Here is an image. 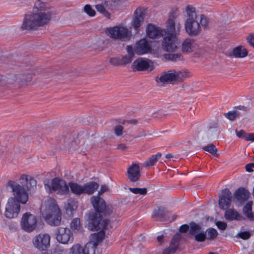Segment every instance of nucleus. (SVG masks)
<instances>
[{
    "label": "nucleus",
    "mask_w": 254,
    "mask_h": 254,
    "mask_svg": "<svg viewBox=\"0 0 254 254\" xmlns=\"http://www.w3.org/2000/svg\"><path fill=\"white\" fill-rule=\"evenodd\" d=\"M55 13L51 3L45 0H35L32 10L24 15L21 27L29 31L37 30L48 24Z\"/></svg>",
    "instance_id": "nucleus-1"
},
{
    "label": "nucleus",
    "mask_w": 254,
    "mask_h": 254,
    "mask_svg": "<svg viewBox=\"0 0 254 254\" xmlns=\"http://www.w3.org/2000/svg\"><path fill=\"white\" fill-rule=\"evenodd\" d=\"M10 188L13 196L9 197L5 204L4 215L8 219L16 218L20 211V203L24 204L28 200V195L26 190L15 181L9 180L6 184Z\"/></svg>",
    "instance_id": "nucleus-2"
},
{
    "label": "nucleus",
    "mask_w": 254,
    "mask_h": 254,
    "mask_svg": "<svg viewBox=\"0 0 254 254\" xmlns=\"http://www.w3.org/2000/svg\"><path fill=\"white\" fill-rule=\"evenodd\" d=\"M183 12L186 16L184 22L186 32L190 36L198 35L201 26L206 27L209 24L207 18L203 14H197L195 8L191 5H187Z\"/></svg>",
    "instance_id": "nucleus-3"
},
{
    "label": "nucleus",
    "mask_w": 254,
    "mask_h": 254,
    "mask_svg": "<svg viewBox=\"0 0 254 254\" xmlns=\"http://www.w3.org/2000/svg\"><path fill=\"white\" fill-rule=\"evenodd\" d=\"M108 223V220L101 218L98 214L96 215H90L86 227L91 231H100L91 234L88 243L97 246L105 238V233L104 230L106 228Z\"/></svg>",
    "instance_id": "nucleus-4"
},
{
    "label": "nucleus",
    "mask_w": 254,
    "mask_h": 254,
    "mask_svg": "<svg viewBox=\"0 0 254 254\" xmlns=\"http://www.w3.org/2000/svg\"><path fill=\"white\" fill-rule=\"evenodd\" d=\"M190 76L191 73L186 70H171L157 76L155 80L162 86L169 82L174 84L182 82Z\"/></svg>",
    "instance_id": "nucleus-5"
},
{
    "label": "nucleus",
    "mask_w": 254,
    "mask_h": 254,
    "mask_svg": "<svg viewBox=\"0 0 254 254\" xmlns=\"http://www.w3.org/2000/svg\"><path fill=\"white\" fill-rule=\"evenodd\" d=\"M105 32L108 37L115 40L128 42L132 37L131 30L124 24L108 27Z\"/></svg>",
    "instance_id": "nucleus-6"
},
{
    "label": "nucleus",
    "mask_w": 254,
    "mask_h": 254,
    "mask_svg": "<svg viewBox=\"0 0 254 254\" xmlns=\"http://www.w3.org/2000/svg\"><path fill=\"white\" fill-rule=\"evenodd\" d=\"M95 5L96 10L107 18H111L112 13L119 8V5L116 0H96Z\"/></svg>",
    "instance_id": "nucleus-7"
},
{
    "label": "nucleus",
    "mask_w": 254,
    "mask_h": 254,
    "mask_svg": "<svg viewBox=\"0 0 254 254\" xmlns=\"http://www.w3.org/2000/svg\"><path fill=\"white\" fill-rule=\"evenodd\" d=\"M70 188L71 192L75 195L81 194H91L94 193L98 188L97 183L90 182L83 185L75 182H70L68 184V188Z\"/></svg>",
    "instance_id": "nucleus-8"
},
{
    "label": "nucleus",
    "mask_w": 254,
    "mask_h": 254,
    "mask_svg": "<svg viewBox=\"0 0 254 254\" xmlns=\"http://www.w3.org/2000/svg\"><path fill=\"white\" fill-rule=\"evenodd\" d=\"M45 187L46 190L50 192L57 191L61 194H66L69 191L68 185L66 182L58 178L53 179L48 183H45Z\"/></svg>",
    "instance_id": "nucleus-9"
},
{
    "label": "nucleus",
    "mask_w": 254,
    "mask_h": 254,
    "mask_svg": "<svg viewBox=\"0 0 254 254\" xmlns=\"http://www.w3.org/2000/svg\"><path fill=\"white\" fill-rule=\"evenodd\" d=\"M181 24L176 17H168L165 22L164 34L165 35L178 36L181 30Z\"/></svg>",
    "instance_id": "nucleus-10"
},
{
    "label": "nucleus",
    "mask_w": 254,
    "mask_h": 254,
    "mask_svg": "<svg viewBox=\"0 0 254 254\" xmlns=\"http://www.w3.org/2000/svg\"><path fill=\"white\" fill-rule=\"evenodd\" d=\"M51 236L47 233H40L32 239V244L35 248L40 251L47 250L50 247Z\"/></svg>",
    "instance_id": "nucleus-11"
},
{
    "label": "nucleus",
    "mask_w": 254,
    "mask_h": 254,
    "mask_svg": "<svg viewBox=\"0 0 254 254\" xmlns=\"http://www.w3.org/2000/svg\"><path fill=\"white\" fill-rule=\"evenodd\" d=\"M162 47L166 52L174 53L177 51L180 45L178 36L165 35L162 41Z\"/></svg>",
    "instance_id": "nucleus-12"
},
{
    "label": "nucleus",
    "mask_w": 254,
    "mask_h": 254,
    "mask_svg": "<svg viewBox=\"0 0 254 254\" xmlns=\"http://www.w3.org/2000/svg\"><path fill=\"white\" fill-rule=\"evenodd\" d=\"M37 223L36 216L29 212H26L22 215L20 221L22 228L28 232H32L36 229Z\"/></svg>",
    "instance_id": "nucleus-13"
},
{
    "label": "nucleus",
    "mask_w": 254,
    "mask_h": 254,
    "mask_svg": "<svg viewBox=\"0 0 254 254\" xmlns=\"http://www.w3.org/2000/svg\"><path fill=\"white\" fill-rule=\"evenodd\" d=\"M57 241L63 244H67L73 241V237L71 230L67 227H59L55 234Z\"/></svg>",
    "instance_id": "nucleus-14"
},
{
    "label": "nucleus",
    "mask_w": 254,
    "mask_h": 254,
    "mask_svg": "<svg viewBox=\"0 0 254 254\" xmlns=\"http://www.w3.org/2000/svg\"><path fill=\"white\" fill-rule=\"evenodd\" d=\"M61 210L56 201L52 198L46 199L41 205L40 207V214L44 218V212L48 215L54 214V210Z\"/></svg>",
    "instance_id": "nucleus-15"
},
{
    "label": "nucleus",
    "mask_w": 254,
    "mask_h": 254,
    "mask_svg": "<svg viewBox=\"0 0 254 254\" xmlns=\"http://www.w3.org/2000/svg\"><path fill=\"white\" fill-rule=\"evenodd\" d=\"M146 15V10L143 7H138L134 11L131 23V26L137 30L143 24Z\"/></svg>",
    "instance_id": "nucleus-16"
},
{
    "label": "nucleus",
    "mask_w": 254,
    "mask_h": 254,
    "mask_svg": "<svg viewBox=\"0 0 254 254\" xmlns=\"http://www.w3.org/2000/svg\"><path fill=\"white\" fill-rule=\"evenodd\" d=\"M145 34L150 39H158L164 35V30L156 24L148 23L145 26Z\"/></svg>",
    "instance_id": "nucleus-17"
},
{
    "label": "nucleus",
    "mask_w": 254,
    "mask_h": 254,
    "mask_svg": "<svg viewBox=\"0 0 254 254\" xmlns=\"http://www.w3.org/2000/svg\"><path fill=\"white\" fill-rule=\"evenodd\" d=\"M150 44L145 38L140 39L136 42L134 47V53L138 55H143L151 52Z\"/></svg>",
    "instance_id": "nucleus-18"
},
{
    "label": "nucleus",
    "mask_w": 254,
    "mask_h": 254,
    "mask_svg": "<svg viewBox=\"0 0 254 254\" xmlns=\"http://www.w3.org/2000/svg\"><path fill=\"white\" fill-rule=\"evenodd\" d=\"M91 201L96 212L89 213L88 216V220L89 219L90 215H96L97 214H98L100 217L102 218L100 212H103L106 208V204L104 200L99 196H93L91 198Z\"/></svg>",
    "instance_id": "nucleus-19"
},
{
    "label": "nucleus",
    "mask_w": 254,
    "mask_h": 254,
    "mask_svg": "<svg viewBox=\"0 0 254 254\" xmlns=\"http://www.w3.org/2000/svg\"><path fill=\"white\" fill-rule=\"evenodd\" d=\"M33 72L30 71L25 73L16 74L12 76L10 79V83L14 84H21L24 82H28L32 80Z\"/></svg>",
    "instance_id": "nucleus-20"
},
{
    "label": "nucleus",
    "mask_w": 254,
    "mask_h": 254,
    "mask_svg": "<svg viewBox=\"0 0 254 254\" xmlns=\"http://www.w3.org/2000/svg\"><path fill=\"white\" fill-rule=\"evenodd\" d=\"M232 196L231 191L228 189H224L222 191V194L219 197V205L221 209H226L231 204Z\"/></svg>",
    "instance_id": "nucleus-21"
},
{
    "label": "nucleus",
    "mask_w": 254,
    "mask_h": 254,
    "mask_svg": "<svg viewBox=\"0 0 254 254\" xmlns=\"http://www.w3.org/2000/svg\"><path fill=\"white\" fill-rule=\"evenodd\" d=\"M131 67L133 70H137L151 69L152 68V63L150 60L139 58L133 62Z\"/></svg>",
    "instance_id": "nucleus-22"
},
{
    "label": "nucleus",
    "mask_w": 254,
    "mask_h": 254,
    "mask_svg": "<svg viewBox=\"0 0 254 254\" xmlns=\"http://www.w3.org/2000/svg\"><path fill=\"white\" fill-rule=\"evenodd\" d=\"M127 176L132 182L137 181L140 177V169L139 165L133 163L128 167L127 171Z\"/></svg>",
    "instance_id": "nucleus-23"
},
{
    "label": "nucleus",
    "mask_w": 254,
    "mask_h": 254,
    "mask_svg": "<svg viewBox=\"0 0 254 254\" xmlns=\"http://www.w3.org/2000/svg\"><path fill=\"white\" fill-rule=\"evenodd\" d=\"M18 182L21 184V186L25 190L23 186H25L27 190H30L31 187H36V182L35 180L31 176L26 174H21L18 178Z\"/></svg>",
    "instance_id": "nucleus-24"
},
{
    "label": "nucleus",
    "mask_w": 254,
    "mask_h": 254,
    "mask_svg": "<svg viewBox=\"0 0 254 254\" xmlns=\"http://www.w3.org/2000/svg\"><path fill=\"white\" fill-rule=\"evenodd\" d=\"M54 214L51 215H48L46 212H44V218L45 221L51 225H59L61 224L62 221V212L61 210H54Z\"/></svg>",
    "instance_id": "nucleus-25"
},
{
    "label": "nucleus",
    "mask_w": 254,
    "mask_h": 254,
    "mask_svg": "<svg viewBox=\"0 0 254 254\" xmlns=\"http://www.w3.org/2000/svg\"><path fill=\"white\" fill-rule=\"evenodd\" d=\"M190 233L194 236L195 240L198 242H203L206 238V235L202 231L201 227L196 224H190Z\"/></svg>",
    "instance_id": "nucleus-26"
},
{
    "label": "nucleus",
    "mask_w": 254,
    "mask_h": 254,
    "mask_svg": "<svg viewBox=\"0 0 254 254\" xmlns=\"http://www.w3.org/2000/svg\"><path fill=\"white\" fill-rule=\"evenodd\" d=\"M197 49V46L194 40L187 38L182 43L181 49L183 53H190L193 52Z\"/></svg>",
    "instance_id": "nucleus-27"
},
{
    "label": "nucleus",
    "mask_w": 254,
    "mask_h": 254,
    "mask_svg": "<svg viewBox=\"0 0 254 254\" xmlns=\"http://www.w3.org/2000/svg\"><path fill=\"white\" fill-rule=\"evenodd\" d=\"M249 196L250 193L248 190L244 188H240L234 193V201L236 204L238 205L246 200Z\"/></svg>",
    "instance_id": "nucleus-28"
},
{
    "label": "nucleus",
    "mask_w": 254,
    "mask_h": 254,
    "mask_svg": "<svg viewBox=\"0 0 254 254\" xmlns=\"http://www.w3.org/2000/svg\"><path fill=\"white\" fill-rule=\"evenodd\" d=\"M248 49L243 45H239L234 48L231 52V56L235 58L243 59L248 55Z\"/></svg>",
    "instance_id": "nucleus-29"
},
{
    "label": "nucleus",
    "mask_w": 254,
    "mask_h": 254,
    "mask_svg": "<svg viewBox=\"0 0 254 254\" xmlns=\"http://www.w3.org/2000/svg\"><path fill=\"white\" fill-rule=\"evenodd\" d=\"M69 229L74 233H82L83 227L81 224L80 219L77 218L72 219L70 223Z\"/></svg>",
    "instance_id": "nucleus-30"
},
{
    "label": "nucleus",
    "mask_w": 254,
    "mask_h": 254,
    "mask_svg": "<svg viewBox=\"0 0 254 254\" xmlns=\"http://www.w3.org/2000/svg\"><path fill=\"white\" fill-rule=\"evenodd\" d=\"M83 249L84 254H101L97 246L91 243H87Z\"/></svg>",
    "instance_id": "nucleus-31"
},
{
    "label": "nucleus",
    "mask_w": 254,
    "mask_h": 254,
    "mask_svg": "<svg viewBox=\"0 0 254 254\" xmlns=\"http://www.w3.org/2000/svg\"><path fill=\"white\" fill-rule=\"evenodd\" d=\"M224 217L226 220L230 221L234 220H238L241 218V215L237 211L233 209L226 210L225 213Z\"/></svg>",
    "instance_id": "nucleus-32"
},
{
    "label": "nucleus",
    "mask_w": 254,
    "mask_h": 254,
    "mask_svg": "<svg viewBox=\"0 0 254 254\" xmlns=\"http://www.w3.org/2000/svg\"><path fill=\"white\" fill-rule=\"evenodd\" d=\"M78 207L77 202L74 200H69L64 205V208L67 213L71 214L72 212L75 211Z\"/></svg>",
    "instance_id": "nucleus-33"
},
{
    "label": "nucleus",
    "mask_w": 254,
    "mask_h": 254,
    "mask_svg": "<svg viewBox=\"0 0 254 254\" xmlns=\"http://www.w3.org/2000/svg\"><path fill=\"white\" fill-rule=\"evenodd\" d=\"M161 153L159 152L156 154L152 155L145 162V165L146 166H152L154 165L157 161L161 158Z\"/></svg>",
    "instance_id": "nucleus-34"
},
{
    "label": "nucleus",
    "mask_w": 254,
    "mask_h": 254,
    "mask_svg": "<svg viewBox=\"0 0 254 254\" xmlns=\"http://www.w3.org/2000/svg\"><path fill=\"white\" fill-rule=\"evenodd\" d=\"M253 202L249 201L244 206L243 209V212L244 214L249 219H251L254 217V214L252 211Z\"/></svg>",
    "instance_id": "nucleus-35"
},
{
    "label": "nucleus",
    "mask_w": 254,
    "mask_h": 254,
    "mask_svg": "<svg viewBox=\"0 0 254 254\" xmlns=\"http://www.w3.org/2000/svg\"><path fill=\"white\" fill-rule=\"evenodd\" d=\"M68 254H84V249L79 244H74L69 249Z\"/></svg>",
    "instance_id": "nucleus-36"
},
{
    "label": "nucleus",
    "mask_w": 254,
    "mask_h": 254,
    "mask_svg": "<svg viewBox=\"0 0 254 254\" xmlns=\"http://www.w3.org/2000/svg\"><path fill=\"white\" fill-rule=\"evenodd\" d=\"M164 58L168 61L173 62L177 61L182 59V55L177 53H168L164 56Z\"/></svg>",
    "instance_id": "nucleus-37"
},
{
    "label": "nucleus",
    "mask_w": 254,
    "mask_h": 254,
    "mask_svg": "<svg viewBox=\"0 0 254 254\" xmlns=\"http://www.w3.org/2000/svg\"><path fill=\"white\" fill-rule=\"evenodd\" d=\"M240 115L237 110H232L224 114L225 117L230 121H234Z\"/></svg>",
    "instance_id": "nucleus-38"
},
{
    "label": "nucleus",
    "mask_w": 254,
    "mask_h": 254,
    "mask_svg": "<svg viewBox=\"0 0 254 254\" xmlns=\"http://www.w3.org/2000/svg\"><path fill=\"white\" fill-rule=\"evenodd\" d=\"M203 149L211 153L214 156H218L217 149L213 144H209L207 146H204Z\"/></svg>",
    "instance_id": "nucleus-39"
},
{
    "label": "nucleus",
    "mask_w": 254,
    "mask_h": 254,
    "mask_svg": "<svg viewBox=\"0 0 254 254\" xmlns=\"http://www.w3.org/2000/svg\"><path fill=\"white\" fill-rule=\"evenodd\" d=\"M84 11L90 17H94L96 15V11L90 4L84 6Z\"/></svg>",
    "instance_id": "nucleus-40"
},
{
    "label": "nucleus",
    "mask_w": 254,
    "mask_h": 254,
    "mask_svg": "<svg viewBox=\"0 0 254 254\" xmlns=\"http://www.w3.org/2000/svg\"><path fill=\"white\" fill-rule=\"evenodd\" d=\"M206 238L208 239H213L216 238L218 235L217 231L214 228H209L206 231Z\"/></svg>",
    "instance_id": "nucleus-41"
},
{
    "label": "nucleus",
    "mask_w": 254,
    "mask_h": 254,
    "mask_svg": "<svg viewBox=\"0 0 254 254\" xmlns=\"http://www.w3.org/2000/svg\"><path fill=\"white\" fill-rule=\"evenodd\" d=\"M129 190L132 193L134 194H139L140 195H144L147 192V190L146 188H129Z\"/></svg>",
    "instance_id": "nucleus-42"
},
{
    "label": "nucleus",
    "mask_w": 254,
    "mask_h": 254,
    "mask_svg": "<svg viewBox=\"0 0 254 254\" xmlns=\"http://www.w3.org/2000/svg\"><path fill=\"white\" fill-rule=\"evenodd\" d=\"M246 40L250 46L254 48V34H249L247 36Z\"/></svg>",
    "instance_id": "nucleus-43"
},
{
    "label": "nucleus",
    "mask_w": 254,
    "mask_h": 254,
    "mask_svg": "<svg viewBox=\"0 0 254 254\" xmlns=\"http://www.w3.org/2000/svg\"><path fill=\"white\" fill-rule=\"evenodd\" d=\"M132 57L131 56L126 55L121 58L122 65L127 64L131 62L132 60Z\"/></svg>",
    "instance_id": "nucleus-44"
},
{
    "label": "nucleus",
    "mask_w": 254,
    "mask_h": 254,
    "mask_svg": "<svg viewBox=\"0 0 254 254\" xmlns=\"http://www.w3.org/2000/svg\"><path fill=\"white\" fill-rule=\"evenodd\" d=\"M110 63L114 65H122L121 58L114 57L110 59Z\"/></svg>",
    "instance_id": "nucleus-45"
},
{
    "label": "nucleus",
    "mask_w": 254,
    "mask_h": 254,
    "mask_svg": "<svg viewBox=\"0 0 254 254\" xmlns=\"http://www.w3.org/2000/svg\"><path fill=\"white\" fill-rule=\"evenodd\" d=\"M124 128L121 125H118L115 127L114 130L116 135L117 136H121L123 132Z\"/></svg>",
    "instance_id": "nucleus-46"
},
{
    "label": "nucleus",
    "mask_w": 254,
    "mask_h": 254,
    "mask_svg": "<svg viewBox=\"0 0 254 254\" xmlns=\"http://www.w3.org/2000/svg\"><path fill=\"white\" fill-rule=\"evenodd\" d=\"M179 12V8L178 7H173L169 12L168 17H176L177 18V14Z\"/></svg>",
    "instance_id": "nucleus-47"
},
{
    "label": "nucleus",
    "mask_w": 254,
    "mask_h": 254,
    "mask_svg": "<svg viewBox=\"0 0 254 254\" xmlns=\"http://www.w3.org/2000/svg\"><path fill=\"white\" fill-rule=\"evenodd\" d=\"M216 225L220 230H225L227 227V224L225 222L218 221L216 222Z\"/></svg>",
    "instance_id": "nucleus-48"
},
{
    "label": "nucleus",
    "mask_w": 254,
    "mask_h": 254,
    "mask_svg": "<svg viewBox=\"0 0 254 254\" xmlns=\"http://www.w3.org/2000/svg\"><path fill=\"white\" fill-rule=\"evenodd\" d=\"M126 50L128 55L131 56L133 58L134 54H135L134 51V48L130 45H128L126 47Z\"/></svg>",
    "instance_id": "nucleus-49"
},
{
    "label": "nucleus",
    "mask_w": 254,
    "mask_h": 254,
    "mask_svg": "<svg viewBox=\"0 0 254 254\" xmlns=\"http://www.w3.org/2000/svg\"><path fill=\"white\" fill-rule=\"evenodd\" d=\"M236 133L237 137L239 138H243L245 140V136H246L247 133L243 130H240L239 131L236 130Z\"/></svg>",
    "instance_id": "nucleus-50"
},
{
    "label": "nucleus",
    "mask_w": 254,
    "mask_h": 254,
    "mask_svg": "<svg viewBox=\"0 0 254 254\" xmlns=\"http://www.w3.org/2000/svg\"><path fill=\"white\" fill-rule=\"evenodd\" d=\"M245 140L254 142V133H247Z\"/></svg>",
    "instance_id": "nucleus-51"
},
{
    "label": "nucleus",
    "mask_w": 254,
    "mask_h": 254,
    "mask_svg": "<svg viewBox=\"0 0 254 254\" xmlns=\"http://www.w3.org/2000/svg\"><path fill=\"white\" fill-rule=\"evenodd\" d=\"M239 236L242 239H247L250 237V235L248 232H244L240 233Z\"/></svg>",
    "instance_id": "nucleus-52"
},
{
    "label": "nucleus",
    "mask_w": 254,
    "mask_h": 254,
    "mask_svg": "<svg viewBox=\"0 0 254 254\" xmlns=\"http://www.w3.org/2000/svg\"><path fill=\"white\" fill-rule=\"evenodd\" d=\"M177 247V244H175V248H173L172 250L170 249H167L164 251L163 254H172L173 253H174Z\"/></svg>",
    "instance_id": "nucleus-53"
},
{
    "label": "nucleus",
    "mask_w": 254,
    "mask_h": 254,
    "mask_svg": "<svg viewBox=\"0 0 254 254\" xmlns=\"http://www.w3.org/2000/svg\"><path fill=\"white\" fill-rule=\"evenodd\" d=\"M252 167H254V163H250L247 165L246 166V171L248 172H253V169H252Z\"/></svg>",
    "instance_id": "nucleus-54"
},
{
    "label": "nucleus",
    "mask_w": 254,
    "mask_h": 254,
    "mask_svg": "<svg viewBox=\"0 0 254 254\" xmlns=\"http://www.w3.org/2000/svg\"><path fill=\"white\" fill-rule=\"evenodd\" d=\"M117 149L122 151H124L126 150L127 149V147L125 144L121 143L118 145Z\"/></svg>",
    "instance_id": "nucleus-55"
},
{
    "label": "nucleus",
    "mask_w": 254,
    "mask_h": 254,
    "mask_svg": "<svg viewBox=\"0 0 254 254\" xmlns=\"http://www.w3.org/2000/svg\"><path fill=\"white\" fill-rule=\"evenodd\" d=\"M189 228V227L188 225H183L181 226L180 228V231L181 232H187Z\"/></svg>",
    "instance_id": "nucleus-56"
},
{
    "label": "nucleus",
    "mask_w": 254,
    "mask_h": 254,
    "mask_svg": "<svg viewBox=\"0 0 254 254\" xmlns=\"http://www.w3.org/2000/svg\"><path fill=\"white\" fill-rule=\"evenodd\" d=\"M108 190V188L106 185H103L101 187L100 190L99 191V193L102 194Z\"/></svg>",
    "instance_id": "nucleus-57"
},
{
    "label": "nucleus",
    "mask_w": 254,
    "mask_h": 254,
    "mask_svg": "<svg viewBox=\"0 0 254 254\" xmlns=\"http://www.w3.org/2000/svg\"><path fill=\"white\" fill-rule=\"evenodd\" d=\"M157 240L159 244H161L163 242V236L162 235L158 236Z\"/></svg>",
    "instance_id": "nucleus-58"
},
{
    "label": "nucleus",
    "mask_w": 254,
    "mask_h": 254,
    "mask_svg": "<svg viewBox=\"0 0 254 254\" xmlns=\"http://www.w3.org/2000/svg\"><path fill=\"white\" fill-rule=\"evenodd\" d=\"M165 157L167 159H170L173 158V155L171 153H168L166 155Z\"/></svg>",
    "instance_id": "nucleus-59"
},
{
    "label": "nucleus",
    "mask_w": 254,
    "mask_h": 254,
    "mask_svg": "<svg viewBox=\"0 0 254 254\" xmlns=\"http://www.w3.org/2000/svg\"><path fill=\"white\" fill-rule=\"evenodd\" d=\"M42 254H50L48 252H44Z\"/></svg>",
    "instance_id": "nucleus-60"
},
{
    "label": "nucleus",
    "mask_w": 254,
    "mask_h": 254,
    "mask_svg": "<svg viewBox=\"0 0 254 254\" xmlns=\"http://www.w3.org/2000/svg\"><path fill=\"white\" fill-rule=\"evenodd\" d=\"M242 108H244V109H246V107H242Z\"/></svg>",
    "instance_id": "nucleus-61"
},
{
    "label": "nucleus",
    "mask_w": 254,
    "mask_h": 254,
    "mask_svg": "<svg viewBox=\"0 0 254 254\" xmlns=\"http://www.w3.org/2000/svg\"><path fill=\"white\" fill-rule=\"evenodd\" d=\"M209 254H214L213 253H210Z\"/></svg>",
    "instance_id": "nucleus-62"
},
{
    "label": "nucleus",
    "mask_w": 254,
    "mask_h": 254,
    "mask_svg": "<svg viewBox=\"0 0 254 254\" xmlns=\"http://www.w3.org/2000/svg\"><path fill=\"white\" fill-rule=\"evenodd\" d=\"M251 219L254 220V217L253 218H252Z\"/></svg>",
    "instance_id": "nucleus-63"
}]
</instances>
